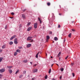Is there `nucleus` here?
<instances>
[{"instance_id": "53", "label": "nucleus", "mask_w": 80, "mask_h": 80, "mask_svg": "<svg viewBox=\"0 0 80 80\" xmlns=\"http://www.w3.org/2000/svg\"><path fill=\"white\" fill-rule=\"evenodd\" d=\"M53 64H52V66H51V67H53Z\"/></svg>"}, {"instance_id": "48", "label": "nucleus", "mask_w": 80, "mask_h": 80, "mask_svg": "<svg viewBox=\"0 0 80 80\" xmlns=\"http://www.w3.org/2000/svg\"><path fill=\"white\" fill-rule=\"evenodd\" d=\"M30 63L31 64V65H32L33 62H30Z\"/></svg>"}, {"instance_id": "12", "label": "nucleus", "mask_w": 80, "mask_h": 80, "mask_svg": "<svg viewBox=\"0 0 80 80\" xmlns=\"http://www.w3.org/2000/svg\"><path fill=\"white\" fill-rule=\"evenodd\" d=\"M12 67H13L12 66H7L8 68H9V69H10V68H12Z\"/></svg>"}, {"instance_id": "52", "label": "nucleus", "mask_w": 80, "mask_h": 80, "mask_svg": "<svg viewBox=\"0 0 80 80\" xmlns=\"http://www.w3.org/2000/svg\"><path fill=\"white\" fill-rule=\"evenodd\" d=\"M61 78H62V76L60 77V79H61Z\"/></svg>"}, {"instance_id": "58", "label": "nucleus", "mask_w": 80, "mask_h": 80, "mask_svg": "<svg viewBox=\"0 0 80 80\" xmlns=\"http://www.w3.org/2000/svg\"><path fill=\"white\" fill-rule=\"evenodd\" d=\"M74 22H73V21L72 22V23H74Z\"/></svg>"}, {"instance_id": "22", "label": "nucleus", "mask_w": 80, "mask_h": 80, "mask_svg": "<svg viewBox=\"0 0 80 80\" xmlns=\"http://www.w3.org/2000/svg\"><path fill=\"white\" fill-rule=\"evenodd\" d=\"M17 55V52H15L14 53V55L15 56H16Z\"/></svg>"}, {"instance_id": "38", "label": "nucleus", "mask_w": 80, "mask_h": 80, "mask_svg": "<svg viewBox=\"0 0 80 80\" xmlns=\"http://www.w3.org/2000/svg\"><path fill=\"white\" fill-rule=\"evenodd\" d=\"M73 65H74V63H72L71 65V66H73Z\"/></svg>"}, {"instance_id": "46", "label": "nucleus", "mask_w": 80, "mask_h": 80, "mask_svg": "<svg viewBox=\"0 0 80 80\" xmlns=\"http://www.w3.org/2000/svg\"><path fill=\"white\" fill-rule=\"evenodd\" d=\"M19 27H20V28L22 27V24H20V25H19Z\"/></svg>"}, {"instance_id": "54", "label": "nucleus", "mask_w": 80, "mask_h": 80, "mask_svg": "<svg viewBox=\"0 0 80 80\" xmlns=\"http://www.w3.org/2000/svg\"><path fill=\"white\" fill-rule=\"evenodd\" d=\"M46 56H47V53H46Z\"/></svg>"}, {"instance_id": "10", "label": "nucleus", "mask_w": 80, "mask_h": 80, "mask_svg": "<svg viewBox=\"0 0 80 80\" xmlns=\"http://www.w3.org/2000/svg\"><path fill=\"white\" fill-rule=\"evenodd\" d=\"M32 27H29L27 29L28 31H30V30H31V29H32Z\"/></svg>"}, {"instance_id": "24", "label": "nucleus", "mask_w": 80, "mask_h": 80, "mask_svg": "<svg viewBox=\"0 0 80 80\" xmlns=\"http://www.w3.org/2000/svg\"><path fill=\"white\" fill-rule=\"evenodd\" d=\"M37 64H35L34 65H33V67H34V68H35V67H36V66H37Z\"/></svg>"}, {"instance_id": "63", "label": "nucleus", "mask_w": 80, "mask_h": 80, "mask_svg": "<svg viewBox=\"0 0 80 80\" xmlns=\"http://www.w3.org/2000/svg\"><path fill=\"white\" fill-rule=\"evenodd\" d=\"M4 80H5V79H4Z\"/></svg>"}, {"instance_id": "34", "label": "nucleus", "mask_w": 80, "mask_h": 80, "mask_svg": "<svg viewBox=\"0 0 80 80\" xmlns=\"http://www.w3.org/2000/svg\"><path fill=\"white\" fill-rule=\"evenodd\" d=\"M25 73H26V71H24L23 72V74H25Z\"/></svg>"}, {"instance_id": "27", "label": "nucleus", "mask_w": 80, "mask_h": 80, "mask_svg": "<svg viewBox=\"0 0 80 80\" xmlns=\"http://www.w3.org/2000/svg\"><path fill=\"white\" fill-rule=\"evenodd\" d=\"M19 72V70H17L15 73V74H17V73H18Z\"/></svg>"}, {"instance_id": "15", "label": "nucleus", "mask_w": 80, "mask_h": 80, "mask_svg": "<svg viewBox=\"0 0 80 80\" xmlns=\"http://www.w3.org/2000/svg\"><path fill=\"white\" fill-rule=\"evenodd\" d=\"M54 40H55L56 41H57V40H58V38L57 37H55L54 38Z\"/></svg>"}, {"instance_id": "39", "label": "nucleus", "mask_w": 80, "mask_h": 80, "mask_svg": "<svg viewBox=\"0 0 80 80\" xmlns=\"http://www.w3.org/2000/svg\"><path fill=\"white\" fill-rule=\"evenodd\" d=\"M7 25H6L5 26V29H7Z\"/></svg>"}, {"instance_id": "23", "label": "nucleus", "mask_w": 80, "mask_h": 80, "mask_svg": "<svg viewBox=\"0 0 80 80\" xmlns=\"http://www.w3.org/2000/svg\"><path fill=\"white\" fill-rule=\"evenodd\" d=\"M30 24H31V23H30V22H28L27 24V26H29Z\"/></svg>"}, {"instance_id": "21", "label": "nucleus", "mask_w": 80, "mask_h": 80, "mask_svg": "<svg viewBox=\"0 0 80 80\" xmlns=\"http://www.w3.org/2000/svg\"><path fill=\"white\" fill-rule=\"evenodd\" d=\"M49 39H50V37H49L48 36H47V39L49 40Z\"/></svg>"}, {"instance_id": "45", "label": "nucleus", "mask_w": 80, "mask_h": 80, "mask_svg": "<svg viewBox=\"0 0 80 80\" xmlns=\"http://www.w3.org/2000/svg\"><path fill=\"white\" fill-rule=\"evenodd\" d=\"M35 78H32V80H34V79H35Z\"/></svg>"}, {"instance_id": "49", "label": "nucleus", "mask_w": 80, "mask_h": 80, "mask_svg": "<svg viewBox=\"0 0 80 80\" xmlns=\"http://www.w3.org/2000/svg\"><path fill=\"white\" fill-rule=\"evenodd\" d=\"M33 39H32L31 40V42H33Z\"/></svg>"}, {"instance_id": "51", "label": "nucleus", "mask_w": 80, "mask_h": 80, "mask_svg": "<svg viewBox=\"0 0 80 80\" xmlns=\"http://www.w3.org/2000/svg\"><path fill=\"white\" fill-rule=\"evenodd\" d=\"M64 41V42H65V39H64V41Z\"/></svg>"}, {"instance_id": "56", "label": "nucleus", "mask_w": 80, "mask_h": 80, "mask_svg": "<svg viewBox=\"0 0 80 80\" xmlns=\"http://www.w3.org/2000/svg\"><path fill=\"white\" fill-rule=\"evenodd\" d=\"M51 58H53V57L51 56Z\"/></svg>"}, {"instance_id": "17", "label": "nucleus", "mask_w": 80, "mask_h": 80, "mask_svg": "<svg viewBox=\"0 0 80 80\" xmlns=\"http://www.w3.org/2000/svg\"><path fill=\"white\" fill-rule=\"evenodd\" d=\"M3 60V58L1 57L0 58V62H1L2 61V60Z\"/></svg>"}, {"instance_id": "33", "label": "nucleus", "mask_w": 80, "mask_h": 80, "mask_svg": "<svg viewBox=\"0 0 80 80\" xmlns=\"http://www.w3.org/2000/svg\"><path fill=\"white\" fill-rule=\"evenodd\" d=\"M2 75L0 74V79H1V78H2Z\"/></svg>"}, {"instance_id": "43", "label": "nucleus", "mask_w": 80, "mask_h": 80, "mask_svg": "<svg viewBox=\"0 0 80 80\" xmlns=\"http://www.w3.org/2000/svg\"><path fill=\"white\" fill-rule=\"evenodd\" d=\"M58 28H60V25L59 24L58 25Z\"/></svg>"}, {"instance_id": "18", "label": "nucleus", "mask_w": 80, "mask_h": 80, "mask_svg": "<svg viewBox=\"0 0 80 80\" xmlns=\"http://www.w3.org/2000/svg\"><path fill=\"white\" fill-rule=\"evenodd\" d=\"M17 52H18L19 53H20V50L19 49H18L16 50Z\"/></svg>"}, {"instance_id": "1", "label": "nucleus", "mask_w": 80, "mask_h": 80, "mask_svg": "<svg viewBox=\"0 0 80 80\" xmlns=\"http://www.w3.org/2000/svg\"><path fill=\"white\" fill-rule=\"evenodd\" d=\"M17 41V38H15L14 40V43L15 44H17V43H18Z\"/></svg>"}, {"instance_id": "32", "label": "nucleus", "mask_w": 80, "mask_h": 80, "mask_svg": "<svg viewBox=\"0 0 80 80\" xmlns=\"http://www.w3.org/2000/svg\"><path fill=\"white\" fill-rule=\"evenodd\" d=\"M72 75L73 77H75V74L74 73H72Z\"/></svg>"}, {"instance_id": "55", "label": "nucleus", "mask_w": 80, "mask_h": 80, "mask_svg": "<svg viewBox=\"0 0 80 80\" xmlns=\"http://www.w3.org/2000/svg\"><path fill=\"white\" fill-rule=\"evenodd\" d=\"M56 65H58V66L59 67L58 64H56Z\"/></svg>"}, {"instance_id": "13", "label": "nucleus", "mask_w": 80, "mask_h": 80, "mask_svg": "<svg viewBox=\"0 0 80 80\" xmlns=\"http://www.w3.org/2000/svg\"><path fill=\"white\" fill-rule=\"evenodd\" d=\"M5 47H6V45H4L2 47V48L3 49L5 48Z\"/></svg>"}, {"instance_id": "6", "label": "nucleus", "mask_w": 80, "mask_h": 80, "mask_svg": "<svg viewBox=\"0 0 80 80\" xmlns=\"http://www.w3.org/2000/svg\"><path fill=\"white\" fill-rule=\"evenodd\" d=\"M37 25L38 24L37 23H34V27L35 28H37Z\"/></svg>"}, {"instance_id": "47", "label": "nucleus", "mask_w": 80, "mask_h": 80, "mask_svg": "<svg viewBox=\"0 0 80 80\" xmlns=\"http://www.w3.org/2000/svg\"><path fill=\"white\" fill-rule=\"evenodd\" d=\"M49 39H46V42H48Z\"/></svg>"}, {"instance_id": "36", "label": "nucleus", "mask_w": 80, "mask_h": 80, "mask_svg": "<svg viewBox=\"0 0 80 80\" xmlns=\"http://www.w3.org/2000/svg\"><path fill=\"white\" fill-rule=\"evenodd\" d=\"M72 30L73 31V32H75V29H72Z\"/></svg>"}, {"instance_id": "60", "label": "nucleus", "mask_w": 80, "mask_h": 80, "mask_svg": "<svg viewBox=\"0 0 80 80\" xmlns=\"http://www.w3.org/2000/svg\"><path fill=\"white\" fill-rule=\"evenodd\" d=\"M54 41H53V43H54Z\"/></svg>"}, {"instance_id": "50", "label": "nucleus", "mask_w": 80, "mask_h": 80, "mask_svg": "<svg viewBox=\"0 0 80 80\" xmlns=\"http://www.w3.org/2000/svg\"><path fill=\"white\" fill-rule=\"evenodd\" d=\"M9 18H13V17H9Z\"/></svg>"}, {"instance_id": "26", "label": "nucleus", "mask_w": 80, "mask_h": 80, "mask_svg": "<svg viewBox=\"0 0 80 80\" xmlns=\"http://www.w3.org/2000/svg\"><path fill=\"white\" fill-rule=\"evenodd\" d=\"M22 77H23V75L22 74L19 77V78H22Z\"/></svg>"}, {"instance_id": "3", "label": "nucleus", "mask_w": 80, "mask_h": 80, "mask_svg": "<svg viewBox=\"0 0 80 80\" xmlns=\"http://www.w3.org/2000/svg\"><path fill=\"white\" fill-rule=\"evenodd\" d=\"M5 71V69L3 68V69H1L0 70V73H2L3 72H4Z\"/></svg>"}, {"instance_id": "7", "label": "nucleus", "mask_w": 80, "mask_h": 80, "mask_svg": "<svg viewBox=\"0 0 80 80\" xmlns=\"http://www.w3.org/2000/svg\"><path fill=\"white\" fill-rule=\"evenodd\" d=\"M31 46H32V44H29L27 45V48H29V47H30Z\"/></svg>"}, {"instance_id": "35", "label": "nucleus", "mask_w": 80, "mask_h": 80, "mask_svg": "<svg viewBox=\"0 0 80 80\" xmlns=\"http://www.w3.org/2000/svg\"><path fill=\"white\" fill-rule=\"evenodd\" d=\"M11 15H14L15 14L14 13V12H12L11 13Z\"/></svg>"}, {"instance_id": "4", "label": "nucleus", "mask_w": 80, "mask_h": 80, "mask_svg": "<svg viewBox=\"0 0 80 80\" xmlns=\"http://www.w3.org/2000/svg\"><path fill=\"white\" fill-rule=\"evenodd\" d=\"M16 37V35H13L12 37L10 39V40H13V38H15Z\"/></svg>"}, {"instance_id": "30", "label": "nucleus", "mask_w": 80, "mask_h": 80, "mask_svg": "<svg viewBox=\"0 0 80 80\" xmlns=\"http://www.w3.org/2000/svg\"><path fill=\"white\" fill-rule=\"evenodd\" d=\"M51 73V68H50L49 69V73Z\"/></svg>"}, {"instance_id": "40", "label": "nucleus", "mask_w": 80, "mask_h": 80, "mask_svg": "<svg viewBox=\"0 0 80 80\" xmlns=\"http://www.w3.org/2000/svg\"><path fill=\"white\" fill-rule=\"evenodd\" d=\"M45 79H47V76L46 75L45 77Z\"/></svg>"}, {"instance_id": "2", "label": "nucleus", "mask_w": 80, "mask_h": 80, "mask_svg": "<svg viewBox=\"0 0 80 80\" xmlns=\"http://www.w3.org/2000/svg\"><path fill=\"white\" fill-rule=\"evenodd\" d=\"M22 18L23 19H24V20H25V19H26V16H25V14H22Z\"/></svg>"}, {"instance_id": "16", "label": "nucleus", "mask_w": 80, "mask_h": 80, "mask_svg": "<svg viewBox=\"0 0 80 80\" xmlns=\"http://www.w3.org/2000/svg\"><path fill=\"white\" fill-rule=\"evenodd\" d=\"M72 35V33H70L69 35H68V37H69V38H71V36Z\"/></svg>"}, {"instance_id": "42", "label": "nucleus", "mask_w": 80, "mask_h": 80, "mask_svg": "<svg viewBox=\"0 0 80 80\" xmlns=\"http://www.w3.org/2000/svg\"><path fill=\"white\" fill-rule=\"evenodd\" d=\"M52 31H51V32H50L49 34L51 35V34H52Z\"/></svg>"}, {"instance_id": "44", "label": "nucleus", "mask_w": 80, "mask_h": 80, "mask_svg": "<svg viewBox=\"0 0 80 80\" xmlns=\"http://www.w3.org/2000/svg\"><path fill=\"white\" fill-rule=\"evenodd\" d=\"M2 52V49H0V53Z\"/></svg>"}, {"instance_id": "37", "label": "nucleus", "mask_w": 80, "mask_h": 80, "mask_svg": "<svg viewBox=\"0 0 80 80\" xmlns=\"http://www.w3.org/2000/svg\"><path fill=\"white\" fill-rule=\"evenodd\" d=\"M68 56H67V57L65 58V59L66 60H67V58H68Z\"/></svg>"}, {"instance_id": "59", "label": "nucleus", "mask_w": 80, "mask_h": 80, "mask_svg": "<svg viewBox=\"0 0 80 80\" xmlns=\"http://www.w3.org/2000/svg\"><path fill=\"white\" fill-rule=\"evenodd\" d=\"M59 60H60V58H59Z\"/></svg>"}, {"instance_id": "8", "label": "nucleus", "mask_w": 80, "mask_h": 80, "mask_svg": "<svg viewBox=\"0 0 80 80\" xmlns=\"http://www.w3.org/2000/svg\"><path fill=\"white\" fill-rule=\"evenodd\" d=\"M38 71V69H33V73H35V72H37Z\"/></svg>"}, {"instance_id": "28", "label": "nucleus", "mask_w": 80, "mask_h": 80, "mask_svg": "<svg viewBox=\"0 0 80 80\" xmlns=\"http://www.w3.org/2000/svg\"><path fill=\"white\" fill-rule=\"evenodd\" d=\"M9 44L10 45H12L13 44V42H9Z\"/></svg>"}, {"instance_id": "41", "label": "nucleus", "mask_w": 80, "mask_h": 80, "mask_svg": "<svg viewBox=\"0 0 80 80\" xmlns=\"http://www.w3.org/2000/svg\"><path fill=\"white\" fill-rule=\"evenodd\" d=\"M26 10V9H24L22 10V12H25V11Z\"/></svg>"}, {"instance_id": "11", "label": "nucleus", "mask_w": 80, "mask_h": 80, "mask_svg": "<svg viewBox=\"0 0 80 80\" xmlns=\"http://www.w3.org/2000/svg\"><path fill=\"white\" fill-rule=\"evenodd\" d=\"M40 53V52H38L36 55V58H38V54Z\"/></svg>"}, {"instance_id": "5", "label": "nucleus", "mask_w": 80, "mask_h": 80, "mask_svg": "<svg viewBox=\"0 0 80 80\" xmlns=\"http://www.w3.org/2000/svg\"><path fill=\"white\" fill-rule=\"evenodd\" d=\"M32 37H29L28 38L27 40L28 41L29 40H31V39H32Z\"/></svg>"}, {"instance_id": "20", "label": "nucleus", "mask_w": 80, "mask_h": 80, "mask_svg": "<svg viewBox=\"0 0 80 80\" xmlns=\"http://www.w3.org/2000/svg\"><path fill=\"white\" fill-rule=\"evenodd\" d=\"M60 54H61V52H60L58 55V57H59L60 56Z\"/></svg>"}, {"instance_id": "57", "label": "nucleus", "mask_w": 80, "mask_h": 80, "mask_svg": "<svg viewBox=\"0 0 80 80\" xmlns=\"http://www.w3.org/2000/svg\"><path fill=\"white\" fill-rule=\"evenodd\" d=\"M52 80H55V79L53 78L52 79Z\"/></svg>"}, {"instance_id": "29", "label": "nucleus", "mask_w": 80, "mask_h": 80, "mask_svg": "<svg viewBox=\"0 0 80 80\" xmlns=\"http://www.w3.org/2000/svg\"><path fill=\"white\" fill-rule=\"evenodd\" d=\"M63 68H62L61 69V71H62V72H63Z\"/></svg>"}, {"instance_id": "25", "label": "nucleus", "mask_w": 80, "mask_h": 80, "mask_svg": "<svg viewBox=\"0 0 80 80\" xmlns=\"http://www.w3.org/2000/svg\"><path fill=\"white\" fill-rule=\"evenodd\" d=\"M47 4L48 6H50V2H48Z\"/></svg>"}, {"instance_id": "31", "label": "nucleus", "mask_w": 80, "mask_h": 80, "mask_svg": "<svg viewBox=\"0 0 80 80\" xmlns=\"http://www.w3.org/2000/svg\"><path fill=\"white\" fill-rule=\"evenodd\" d=\"M18 48H19V49H22V47H19Z\"/></svg>"}, {"instance_id": "61", "label": "nucleus", "mask_w": 80, "mask_h": 80, "mask_svg": "<svg viewBox=\"0 0 80 80\" xmlns=\"http://www.w3.org/2000/svg\"><path fill=\"white\" fill-rule=\"evenodd\" d=\"M59 15H60V14H59Z\"/></svg>"}, {"instance_id": "62", "label": "nucleus", "mask_w": 80, "mask_h": 80, "mask_svg": "<svg viewBox=\"0 0 80 80\" xmlns=\"http://www.w3.org/2000/svg\"><path fill=\"white\" fill-rule=\"evenodd\" d=\"M78 80H79V79H78Z\"/></svg>"}, {"instance_id": "19", "label": "nucleus", "mask_w": 80, "mask_h": 80, "mask_svg": "<svg viewBox=\"0 0 80 80\" xmlns=\"http://www.w3.org/2000/svg\"><path fill=\"white\" fill-rule=\"evenodd\" d=\"M9 72L10 73V74H11V73H12V70H11V69H10L9 70Z\"/></svg>"}, {"instance_id": "9", "label": "nucleus", "mask_w": 80, "mask_h": 80, "mask_svg": "<svg viewBox=\"0 0 80 80\" xmlns=\"http://www.w3.org/2000/svg\"><path fill=\"white\" fill-rule=\"evenodd\" d=\"M38 20L40 22V24H41V23H42V20H41L40 18H38Z\"/></svg>"}, {"instance_id": "14", "label": "nucleus", "mask_w": 80, "mask_h": 80, "mask_svg": "<svg viewBox=\"0 0 80 80\" xmlns=\"http://www.w3.org/2000/svg\"><path fill=\"white\" fill-rule=\"evenodd\" d=\"M22 62H23L24 63H27V60H25L22 61Z\"/></svg>"}]
</instances>
